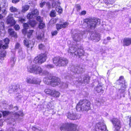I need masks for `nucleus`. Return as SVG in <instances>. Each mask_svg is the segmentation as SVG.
<instances>
[{"mask_svg": "<svg viewBox=\"0 0 131 131\" xmlns=\"http://www.w3.org/2000/svg\"><path fill=\"white\" fill-rule=\"evenodd\" d=\"M27 69L28 71L31 73L46 76L47 77L43 79V81L47 84H50L52 86H54L60 83V81L59 78L54 77L52 78L50 74L47 71H43L40 67L35 65H31L28 67Z\"/></svg>", "mask_w": 131, "mask_h": 131, "instance_id": "obj_1", "label": "nucleus"}, {"mask_svg": "<svg viewBox=\"0 0 131 131\" xmlns=\"http://www.w3.org/2000/svg\"><path fill=\"white\" fill-rule=\"evenodd\" d=\"M2 113L3 116H6L9 115H13L12 118L10 119L9 121H8V120H6V121L9 123L12 124L13 125H14V124L13 123L15 121V119H18V120H20V119L22 118V117L24 115L23 114L22 111H20L19 112V113H12L9 112L8 111H1Z\"/></svg>", "mask_w": 131, "mask_h": 131, "instance_id": "obj_2", "label": "nucleus"}, {"mask_svg": "<svg viewBox=\"0 0 131 131\" xmlns=\"http://www.w3.org/2000/svg\"><path fill=\"white\" fill-rule=\"evenodd\" d=\"M9 40L7 38L3 40L0 41V59L2 60L4 59V58L6 55V52L4 49L8 48Z\"/></svg>", "mask_w": 131, "mask_h": 131, "instance_id": "obj_3", "label": "nucleus"}, {"mask_svg": "<svg viewBox=\"0 0 131 131\" xmlns=\"http://www.w3.org/2000/svg\"><path fill=\"white\" fill-rule=\"evenodd\" d=\"M90 102L88 100L80 101L76 106L77 110L78 111H88L90 109Z\"/></svg>", "mask_w": 131, "mask_h": 131, "instance_id": "obj_4", "label": "nucleus"}, {"mask_svg": "<svg viewBox=\"0 0 131 131\" xmlns=\"http://www.w3.org/2000/svg\"><path fill=\"white\" fill-rule=\"evenodd\" d=\"M77 125L71 123H66L62 124L60 129L61 130H67V131H78Z\"/></svg>", "mask_w": 131, "mask_h": 131, "instance_id": "obj_5", "label": "nucleus"}, {"mask_svg": "<svg viewBox=\"0 0 131 131\" xmlns=\"http://www.w3.org/2000/svg\"><path fill=\"white\" fill-rule=\"evenodd\" d=\"M78 46H77L76 45L75 47L73 45L72 47H70L68 51V53H70V54H74L76 56H78L79 57L82 56L84 54V51L82 49V47L77 50V48L76 47H78Z\"/></svg>", "mask_w": 131, "mask_h": 131, "instance_id": "obj_6", "label": "nucleus"}, {"mask_svg": "<svg viewBox=\"0 0 131 131\" xmlns=\"http://www.w3.org/2000/svg\"><path fill=\"white\" fill-rule=\"evenodd\" d=\"M53 62L56 66H65L68 63V61L66 58L59 57L54 58Z\"/></svg>", "mask_w": 131, "mask_h": 131, "instance_id": "obj_7", "label": "nucleus"}, {"mask_svg": "<svg viewBox=\"0 0 131 131\" xmlns=\"http://www.w3.org/2000/svg\"><path fill=\"white\" fill-rule=\"evenodd\" d=\"M84 22L86 23L87 25L92 29L95 28L96 26L100 24V20L99 19H85Z\"/></svg>", "mask_w": 131, "mask_h": 131, "instance_id": "obj_8", "label": "nucleus"}, {"mask_svg": "<svg viewBox=\"0 0 131 131\" xmlns=\"http://www.w3.org/2000/svg\"><path fill=\"white\" fill-rule=\"evenodd\" d=\"M47 57L46 53H41L34 58V62L37 64H41L46 61Z\"/></svg>", "mask_w": 131, "mask_h": 131, "instance_id": "obj_9", "label": "nucleus"}, {"mask_svg": "<svg viewBox=\"0 0 131 131\" xmlns=\"http://www.w3.org/2000/svg\"><path fill=\"white\" fill-rule=\"evenodd\" d=\"M95 128L96 131H108L105 124L103 122L97 123Z\"/></svg>", "mask_w": 131, "mask_h": 131, "instance_id": "obj_10", "label": "nucleus"}, {"mask_svg": "<svg viewBox=\"0 0 131 131\" xmlns=\"http://www.w3.org/2000/svg\"><path fill=\"white\" fill-rule=\"evenodd\" d=\"M111 121L115 128L114 131H119L121 127L119 121L116 118H114L111 120Z\"/></svg>", "mask_w": 131, "mask_h": 131, "instance_id": "obj_11", "label": "nucleus"}, {"mask_svg": "<svg viewBox=\"0 0 131 131\" xmlns=\"http://www.w3.org/2000/svg\"><path fill=\"white\" fill-rule=\"evenodd\" d=\"M32 9L31 12L29 13L27 15V18L28 19H30L34 17H36L38 14V11L37 9Z\"/></svg>", "mask_w": 131, "mask_h": 131, "instance_id": "obj_12", "label": "nucleus"}, {"mask_svg": "<svg viewBox=\"0 0 131 131\" xmlns=\"http://www.w3.org/2000/svg\"><path fill=\"white\" fill-rule=\"evenodd\" d=\"M28 83L32 84H39L40 82V80L39 79H36L34 78H27L26 80Z\"/></svg>", "mask_w": 131, "mask_h": 131, "instance_id": "obj_13", "label": "nucleus"}, {"mask_svg": "<svg viewBox=\"0 0 131 131\" xmlns=\"http://www.w3.org/2000/svg\"><path fill=\"white\" fill-rule=\"evenodd\" d=\"M67 116L68 118L73 120L79 119L81 117V115H78L76 116L75 114L74 113L70 112L68 113Z\"/></svg>", "mask_w": 131, "mask_h": 131, "instance_id": "obj_14", "label": "nucleus"}, {"mask_svg": "<svg viewBox=\"0 0 131 131\" xmlns=\"http://www.w3.org/2000/svg\"><path fill=\"white\" fill-rule=\"evenodd\" d=\"M7 24L12 26L15 24V21L13 19L12 15L10 14L7 17Z\"/></svg>", "mask_w": 131, "mask_h": 131, "instance_id": "obj_15", "label": "nucleus"}, {"mask_svg": "<svg viewBox=\"0 0 131 131\" xmlns=\"http://www.w3.org/2000/svg\"><path fill=\"white\" fill-rule=\"evenodd\" d=\"M24 43L25 46L27 48H29L31 49L34 46L33 41H29L27 39H25L24 41Z\"/></svg>", "mask_w": 131, "mask_h": 131, "instance_id": "obj_16", "label": "nucleus"}, {"mask_svg": "<svg viewBox=\"0 0 131 131\" xmlns=\"http://www.w3.org/2000/svg\"><path fill=\"white\" fill-rule=\"evenodd\" d=\"M126 88V86L125 84L123 85V87H121L120 89H119V91L117 94V99H120L123 96V92Z\"/></svg>", "mask_w": 131, "mask_h": 131, "instance_id": "obj_17", "label": "nucleus"}, {"mask_svg": "<svg viewBox=\"0 0 131 131\" xmlns=\"http://www.w3.org/2000/svg\"><path fill=\"white\" fill-rule=\"evenodd\" d=\"M84 33L85 32L84 31H82V32L81 33V34H80L79 35L78 34H75L74 35H73V40L76 41H80L82 36Z\"/></svg>", "mask_w": 131, "mask_h": 131, "instance_id": "obj_18", "label": "nucleus"}, {"mask_svg": "<svg viewBox=\"0 0 131 131\" xmlns=\"http://www.w3.org/2000/svg\"><path fill=\"white\" fill-rule=\"evenodd\" d=\"M124 46H128L131 44V37L124 38L123 41Z\"/></svg>", "mask_w": 131, "mask_h": 131, "instance_id": "obj_19", "label": "nucleus"}, {"mask_svg": "<svg viewBox=\"0 0 131 131\" xmlns=\"http://www.w3.org/2000/svg\"><path fill=\"white\" fill-rule=\"evenodd\" d=\"M69 24V23L67 22H65L63 24H57L56 25L57 29L58 30H59L62 28L66 27Z\"/></svg>", "mask_w": 131, "mask_h": 131, "instance_id": "obj_20", "label": "nucleus"}, {"mask_svg": "<svg viewBox=\"0 0 131 131\" xmlns=\"http://www.w3.org/2000/svg\"><path fill=\"white\" fill-rule=\"evenodd\" d=\"M82 68L79 67L77 66L75 67H73V68H72V72H73L75 74H76V73L78 74L82 72Z\"/></svg>", "mask_w": 131, "mask_h": 131, "instance_id": "obj_21", "label": "nucleus"}, {"mask_svg": "<svg viewBox=\"0 0 131 131\" xmlns=\"http://www.w3.org/2000/svg\"><path fill=\"white\" fill-rule=\"evenodd\" d=\"M37 5L35 3H29L26 5H25L24 7L22 8H29L36 7Z\"/></svg>", "mask_w": 131, "mask_h": 131, "instance_id": "obj_22", "label": "nucleus"}, {"mask_svg": "<svg viewBox=\"0 0 131 131\" xmlns=\"http://www.w3.org/2000/svg\"><path fill=\"white\" fill-rule=\"evenodd\" d=\"M8 32L10 35L14 37L15 38H16L17 37V34L15 32L14 30L12 29H9L8 30Z\"/></svg>", "mask_w": 131, "mask_h": 131, "instance_id": "obj_23", "label": "nucleus"}, {"mask_svg": "<svg viewBox=\"0 0 131 131\" xmlns=\"http://www.w3.org/2000/svg\"><path fill=\"white\" fill-rule=\"evenodd\" d=\"M95 89L98 93L102 94L103 92V90L102 89V87L101 85H98L95 88Z\"/></svg>", "mask_w": 131, "mask_h": 131, "instance_id": "obj_24", "label": "nucleus"}, {"mask_svg": "<svg viewBox=\"0 0 131 131\" xmlns=\"http://www.w3.org/2000/svg\"><path fill=\"white\" fill-rule=\"evenodd\" d=\"M60 95V93L59 92L53 90L51 94V96H52L55 97H58Z\"/></svg>", "mask_w": 131, "mask_h": 131, "instance_id": "obj_25", "label": "nucleus"}, {"mask_svg": "<svg viewBox=\"0 0 131 131\" xmlns=\"http://www.w3.org/2000/svg\"><path fill=\"white\" fill-rule=\"evenodd\" d=\"M4 23L1 22L0 23V29L1 33H3L4 35L5 33V31L4 30Z\"/></svg>", "mask_w": 131, "mask_h": 131, "instance_id": "obj_26", "label": "nucleus"}, {"mask_svg": "<svg viewBox=\"0 0 131 131\" xmlns=\"http://www.w3.org/2000/svg\"><path fill=\"white\" fill-rule=\"evenodd\" d=\"M52 7L53 8H59L60 7V3L58 1L53 2L52 4Z\"/></svg>", "mask_w": 131, "mask_h": 131, "instance_id": "obj_27", "label": "nucleus"}, {"mask_svg": "<svg viewBox=\"0 0 131 131\" xmlns=\"http://www.w3.org/2000/svg\"><path fill=\"white\" fill-rule=\"evenodd\" d=\"M18 54L19 57L21 59L24 58L25 56V54L24 51H23L21 49L19 50Z\"/></svg>", "mask_w": 131, "mask_h": 131, "instance_id": "obj_28", "label": "nucleus"}, {"mask_svg": "<svg viewBox=\"0 0 131 131\" xmlns=\"http://www.w3.org/2000/svg\"><path fill=\"white\" fill-rule=\"evenodd\" d=\"M46 4V5L48 6L49 8L51 7V5L50 3L48 2H41L40 3V6L41 7H42L44 5Z\"/></svg>", "mask_w": 131, "mask_h": 131, "instance_id": "obj_29", "label": "nucleus"}, {"mask_svg": "<svg viewBox=\"0 0 131 131\" xmlns=\"http://www.w3.org/2000/svg\"><path fill=\"white\" fill-rule=\"evenodd\" d=\"M89 78H90L89 77H88L87 78L86 77L84 78H83V82L82 80H80V79H78V81L77 80H76V81H77V82H78V83L80 82L81 83H89V81H87V78H88V80H89Z\"/></svg>", "mask_w": 131, "mask_h": 131, "instance_id": "obj_30", "label": "nucleus"}, {"mask_svg": "<svg viewBox=\"0 0 131 131\" xmlns=\"http://www.w3.org/2000/svg\"><path fill=\"white\" fill-rule=\"evenodd\" d=\"M124 77L123 76H121L119 78L120 82L121 83L120 85L121 86V87H123V85L125 84L126 86V83L124 81L123 79Z\"/></svg>", "mask_w": 131, "mask_h": 131, "instance_id": "obj_31", "label": "nucleus"}, {"mask_svg": "<svg viewBox=\"0 0 131 131\" xmlns=\"http://www.w3.org/2000/svg\"><path fill=\"white\" fill-rule=\"evenodd\" d=\"M103 1L105 4H106V5L108 4L107 6H105L104 7H106L107 8H109L110 7V6H108V5H110L111 4L112 0H103Z\"/></svg>", "mask_w": 131, "mask_h": 131, "instance_id": "obj_32", "label": "nucleus"}, {"mask_svg": "<svg viewBox=\"0 0 131 131\" xmlns=\"http://www.w3.org/2000/svg\"><path fill=\"white\" fill-rule=\"evenodd\" d=\"M53 90L49 89H46L44 90V92L46 94H49L51 95V94Z\"/></svg>", "mask_w": 131, "mask_h": 131, "instance_id": "obj_33", "label": "nucleus"}, {"mask_svg": "<svg viewBox=\"0 0 131 131\" xmlns=\"http://www.w3.org/2000/svg\"><path fill=\"white\" fill-rule=\"evenodd\" d=\"M29 22V25L32 27L34 26L37 24L36 22L34 20H33L32 21H31L30 20Z\"/></svg>", "mask_w": 131, "mask_h": 131, "instance_id": "obj_34", "label": "nucleus"}, {"mask_svg": "<svg viewBox=\"0 0 131 131\" xmlns=\"http://www.w3.org/2000/svg\"><path fill=\"white\" fill-rule=\"evenodd\" d=\"M44 34L42 32L39 34L37 37V39L38 40H42Z\"/></svg>", "mask_w": 131, "mask_h": 131, "instance_id": "obj_35", "label": "nucleus"}, {"mask_svg": "<svg viewBox=\"0 0 131 131\" xmlns=\"http://www.w3.org/2000/svg\"><path fill=\"white\" fill-rule=\"evenodd\" d=\"M33 31V30H29L27 32L26 35L28 38H29L32 35Z\"/></svg>", "mask_w": 131, "mask_h": 131, "instance_id": "obj_36", "label": "nucleus"}, {"mask_svg": "<svg viewBox=\"0 0 131 131\" xmlns=\"http://www.w3.org/2000/svg\"><path fill=\"white\" fill-rule=\"evenodd\" d=\"M57 19L55 18L51 19L49 21V24L50 25L56 23L57 22Z\"/></svg>", "mask_w": 131, "mask_h": 131, "instance_id": "obj_37", "label": "nucleus"}, {"mask_svg": "<svg viewBox=\"0 0 131 131\" xmlns=\"http://www.w3.org/2000/svg\"><path fill=\"white\" fill-rule=\"evenodd\" d=\"M16 59L15 58L13 57H12L10 61V64L13 66L15 62L16 61Z\"/></svg>", "mask_w": 131, "mask_h": 131, "instance_id": "obj_38", "label": "nucleus"}, {"mask_svg": "<svg viewBox=\"0 0 131 131\" xmlns=\"http://www.w3.org/2000/svg\"><path fill=\"white\" fill-rule=\"evenodd\" d=\"M45 26V23L43 22L39 24V27L41 29L44 28Z\"/></svg>", "mask_w": 131, "mask_h": 131, "instance_id": "obj_39", "label": "nucleus"}, {"mask_svg": "<svg viewBox=\"0 0 131 131\" xmlns=\"http://www.w3.org/2000/svg\"><path fill=\"white\" fill-rule=\"evenodd\" d=\"M15 48L16 49H18L19 50L21 49V45L18 43H17L15 45Z\"/></svg>", "mask_w": 131, "mask_h": 131, "instance_id": "obj_40", "label": "nucleus"}, {"mask_svg": "<svg viewBox=\"0 0 131 131\" xmlns=\"http://www.w3.org/2000/svg\"><path fill=\"white\" fill-rule=\"evenodd\" d=\"M95 104L97 106H99L101 105V102L99 99H96L95 101Z\"/></svg>", "mask_w": 131, "mask_h": 131, "instance_id": "obj_41", "label": "nucleus"}, {"mask_svg": "<svg viewBox=\"0 0 131 131\" xmlns=\"http://www.w3.org/2000/svg\"><path fill=\"white\" fill-rule=\"evenodd\" d=\"M7 13V11L4 9H0V13L5 15Z\"/></svg>", "mask_w": 131, "mask_h": 131, "instance_id": "obj_42", "label": "nucleus"}, {"mask_svg": "<svg viewBox=\"0 0 131 131\" xmlns=\"http://www.w3.org/2000/svg\"><path fill=\"white\" fill-rule=\"evenodd\" d=\"M37 20L38 21L39 23H42L43 22L42 18H41L40 16H38L36 18Z\"/></svg>", "mask_w": 131, "mask_h": 131, "instance_id": "obj_43", "label": "nucleus"}, {"mask_svg": "<svg viewBox=\"0 0 131 131\" xmlns=\"http://www.w3.org/2000/svg\"><path fill=\"white\" fill-rule=\"evenodd\" d=\"M37 20L38 21L39 23H42L43 22L42 18H41L40 16H38L36 18Z\"/></svg>", "mask_w": 131, "mask_h": 131, "instance_id": "obj_44", "label": "nucleus"}, {"mask_svg": "<svg viewBox=\"0 0 131 131\" xmlns=\"http://www.w3.org/2000/svg\"><path fill=\"white\" fill-rule=\"evenodd\" d=\"M50 15L51 17H52L55 16H56V13L55 11L53 10H52L50 14Z\"/></svg>", "mask_w": 131, "mask_h": 131, "instance_id": "obj_45", "label": "nucleus"}, {"mask_svg": "<svg viewBox=\"0 0 131 131\" xmlns=\"http://www.w3.org/2000/svg\"><path fill=\"white\" fill-rule=\"evenodd\" d=\"M22 96L18 94L17 96V97L16 98V99L18 101H19V100H20L22 98Z\"/></svg>", "mask_w": 131, "mask_h": 131, "instance_id": "obj_46", "label": "nucleus"}, {"mask_svg": "<svg viewBox=\"0 0 131 131\" xmlns=\"http://www.w3.org/2000/svg\"><path fill=\"white\" fill-rule=\"evenodd\" d=\"M14 28L16 30H17L20 29V27L18 25H16L14 26Z\"/></svg>", "mask_w": 131, "mask_h": 131, "instance_id": "obj_47", "label": "nucleus"}, {"mask_svg": "<svg viewBox=\"0 0 131 131\" xmlns=\"http://www.w3.org/2000/svg\"><path fill=\"white\" fill-rule=\"evenodd\" d=\"M44 46L42 44H41L39 45V48L40 49H42L44 48Z\"/></svg>", "mask_w": 131, "mask_h": 131, "instance_id": "obj_48", "label": "nucleus"}, {"mask_svg": "<svg viewBox=\"0 0 131 131\" xmlns=\"http://www.w3.org/2000/svg\"><path fill=\"white\" fill-rule=\"evenodd\" d=\"M58 33V31L56 30L52 31L51 32V34L52 36L56 35L57 33Z\"/></svg>", "mask_w": 131, "mask_h": 131, "instance_id": "obj_49", "label": "nucleus"}, {"mask_svg": "<svg viewBox=\"0 0 131 131\" xmlns=\"http://www.w3.org/2000/svg\"><path fill=\"white\" fill-rule=\"evenodd\" d=\"M23 26L24 28L26 29H28L29 27L28 24L27 23H25L23 25Z\"/></svg>", "mask_w": 131, "mask_h": 131, "instance_id": "obj_50", "label": "nucleus"}, {"mask_svg": "<svg viewBox=\"0 0 131 131\" xmlns=\"http://www.w3.org/2000/svg\"><path fill=\"white\" fill-rule=\"evenodd\" d=\"M56 11L59 13L61 14L62 13V9H56Z\"/></svg>", "mask_w": 131, "mask_h": 131, "instance_id": "obj_51", "label": "nucleus"}, {"mask_svg": "<svg viewBox=\"0 0 131 131\" xmlns=\"http://www.w3.org/2000/svg\"><path fill=\"white\" fill-rule=\"evenodd\" d=\"M27 29L24 28V29L22 30V33L24 34H27Z\"/></svg>", "mask_w": 131, "mask_h": 131, "instance_id": "obj_52", "label": "nucleus"}, {"mask_svg": "<svg viewBox=\"0 0 131 131\" xmlns=\"http://www.w3.org/2000/svg\"><path fill=\"white\" fill-rule=\"evenodd\" d=\"M13 86H12L11 87H10V89H11V90H9V92L10 93H11L12 92H10L11 91H14L15 90H16V89H15L14 88H13Z\"/></svg>", "mask_w": 131, "mask_h": 131, "instance_id": "obj_53", "label": "nucleus"}, {"mask_svg": "<svg viewBox=\"0 0 131 131\" xmlns=\"http://www.w3.org/2000/svg\"><path fill=\"white\" fill-rule=\"evenodd\" d=\"M47 68L48 69L52 68H53V66L51 64H48L46 66Z\"/></svg>", "mask_w": 131, "mask_h": 131, "instance_id": "obj_54", "label": "nucleus"}, {"mask_svg": "<svg viewBox=\"0 0 131 131\" xmlns=\"http://www.w3.org/2000/svg\"><path fill=\"white\" fill-rule=\"evenodd\" d=\"M86 13V12L84 10L82 11L80 14V15H84Z\"/></svg>", "mask_w": 131, "mask_h": 131, "instance_id": "obj_55", "label": "nucleus"}, {"mask_svg": "<svg viewBox=\"0 0 131 131\" xmlns=\"http://www.w3.org/2000/svg\"><path fill=\"white\" fill-rule=\"evenodd\" d=\"M19 21L23 23L25 21V19L23 18H21L19 19Z\"/></svg>", "mask_w": 131, "mask_h": 131, "instance_id": "obj_56", "label": "nucleus"}, {"mask_svg": "<svg viewBox=\"0 0 131 131\" xmlns=\"http://www.w3.org/2000/svg\"><path fill=\"white\" fill-rule=\"evenodd\" d=\"M19 0H12V2L14 3H16L19 2Z\"/></svg>", "mask_w": 131, "mask_h": 131, "instance_id": "obj_57", "label": "nucleus"}, {"mask_svg": "<svg viewBox=\"0 0 131 131\" xmlns=\"http://www.w3.org/2000/svg\"><path fill=\"white\" fill-rule=\"evenodd\" d=\"M33 129H34L35 131H40V130L39 129L35 127L33 128Z\"/></svg>", "mask_w": 131, "mask_h": 131, "instance_id": "obj_58", "label": "nucleus"}, {"mask_svg": "<svg viewBox=\"0 0 131 131\" xmlns=\"http://www.w3.org/2000/svg\"><path fill=\"white\" fill-rule=\"evenodd\" d=\"M28 9H23L22 10V11L23 12H24L27 11L28 10Z\"/></svg>", "mask_w": 131, "mask_h": 131, "instance_id": "obj_59", "label": "nucleus"}, {"mask_svg": "<svg viewBox=\"0 0 131 131\" xmlns=\"http://www.w3.org/2000/svg\"><path fill=\"white\" fill-rule=\"evenodd\" d=\"M129 124L130 126H131V116L129 118Z\"/></svg>", "mask_w": 131, "mask_h": 131, "instance_id": "obj_60", "label": "nucleus"}, {"mask_svg": "<svg viewBox=\"0 0 131 131\" xmlns=\"http://www.w3.org/2000/svg\"><path fill=\"white\" fill-rule=\"evenodd\" d=\"M76 6L77 7V8H81L80 6L79 5H76Z\"/></svg>", "mask_w": 131, "mask_h": 131, "instance_id": "obj_61", "label": "nucleus"}, {"mask_svg": "<svg viewBox=\"0 0 131 131\" xmlns=\"http://www.w3.org/2000/svg\"><path fill=\"white\" fill-rule=\"evenodd\" d=\"M15 9H10V10L12 12H14V10Z\"/></svg>", "mask_w": 131, "mask_h": 131, "instance_id": "obj_62", "label": "nucleus"}, {"mask_svg": "<svg viewBox=\"0 0 131 131\" xmlns=\"http://www.w3.org/2000/svg\"><path fill=\"white\" fill-rule=\"evenodd\" d=\"M107 39L108 40H110L111 39V38L110 37H107Z\"/></svg>", "mask_w": 131, "mask_h": 131, "instance_id": "obj_63", "label": "nucleus"}, {"mask_svg": "<svg viewBox=\"0 0 131 131\" xmlns=\"http://www.w3.org/2000/svg\"><path fill=\"white\" fill-rule=\"evenodd\" d=\"M3 17L2 16L1 14H0V19L3 18Z\"/></svg>", "mask_w": 131, "mask_h": 131, "instance_id": "obj_64", "label": "nucleus"}]
</instances>
